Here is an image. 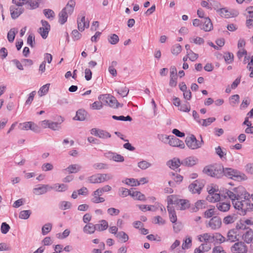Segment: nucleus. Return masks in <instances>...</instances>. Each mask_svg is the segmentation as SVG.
I'll list each match as a JSON object with an SVG mask.
<instances>
[{
    "instance_id": "f257e3e1",
    "label": "nucleus",
    "mask_w": 253,
    "mask_h": 253,
    "mask_svg": "<svg viewBox=\"0 0 253 253\" xmlns=\"http://www.w3.org/2000/svg\"><path fill=\"white\" fill-rule=\"evenodd\" d=\"M250 194L245 192L243 198L233 203L235 209L241 211L242 214H246L247 211H253V204L251 203Z\"/></svg>"
},
{
    "instance_id": "f03ea898",
    "label": "nucleus",
    "mask_w": 253,
    "mask_h": 253,
    "mask_svg": "<svg viewBox=\"0 0 253 253\" xmlns=\"http://www.w3.org/2000/svg\"><path fill=\"white\" fill-rule=\"evenodd\" d=\"M75 5V0H69L65 7L59 13L58 21L61 25L65 24L67 21L68 15L73 13Z\"/></svg>"
},
{
    "instance_id": "7ed1b4c3",
    "label": "nucleus",
    "mask_w": 253,
    "mask_h": 253,
    "mask_svg": "<svg viewBox=\"0 0 253 253\" xmlns=\"http://www.w3.org/2000/svg\"><path fill=\"white\" fill-rule=\"evenodd\" d=\"M159 139L164 141V143H168L172 147H177L181 149H184L185 148L184 142L173 135L168 136L162 134L159 136Z\"/></svg>"
},
{
    "instance_id": "20e7f679",
    "label": "nucleus",
    "mask_w": 253,
    "mask_h": 253,
    "mask_svg": "<svg viewBox=\"0 0 253 253\" xmlns=\"http://www.w3.org/2000/svg\"><path fill=\"white\" fill-rule=\"evenodd\" d=\"M168 204L178 205L181 210H184L188 208L190 206V203L188 200L179 199L173 195H170L168 197Z\"/></svg>"
},
{
    "instance_id": "39448f33",
    "label": "nucleus",
    "mask_w": 253,
    "mask_h": 253,
    "mask_svg": "<svg viewBox=\"0 0 253 253\" xmlns=\"http://www.w3.org/2000/svg\"><path fill=\"white\" fill-rule=\"evenodd\" d=\"M223 175L235 180L239 181L244 179L245 174L232 168H224Z\"/></svg>"
},
{
    "instance_id": "423d86ee",
    "label": "nucleus",
    "mask_w": 253,
    "mask_h": 253,
    "mask_svg": "<svg viewBox=\"0 0 253 253\" xmlns=\"http://www.w3.org/2000/svg\"><path fill=\"white\" fill-rule=\"evenodd\" d=\"M113 176L109 173H98L92 175L88 178V181L91 183H100L112 179Z\"/></svg>"
},
{
    "instance_id": "0eeeda50",
    "label": "nucleus",
    "mask_w": 253,
    "mask_h": 253,
    "mask_svg": "<svg viewBox=\"0 0 253 253\" xmlns=\"http://www.w3.org/2000/svg\"><path fill=\"white\" fill-rule=\"evenodd\" d=\"M185 142L187 147L192 150H195L201 147L204 143L202 138L201 140L199 141L193 134L191 135L190 136L187 137Z\"/></svg>"
},
{
    "instance_id": "6e6552de",
    "label": "nucleus",
    "mask_w": 253,
    "mask_h": 253,
    "mask_svg": "<svg viewBox=\"0 0 253 253\" xmlns=\"http://www.w3.org/2000/svg\"><path fill=\"white\" fill-rule=\"evenodd\" d=\"M98 99L99 100H105L110 107L115 108H118L120 105L115 97L109 94L101 95L98 97Z\"/></svg>"
},
{
    "instance_id": "1a4fd4ad",
    "label": "nucleus",
    "mask_w": 253,
    "mask_h": 253,
    "mask_svg": "<svg viewBox=\"0 0 253 253\" xmlns=\"http://www.w3.org/2000/svg\"><path fill=\"white\" fill-rule=\"evenodd\" d=\"M78 28L80 32L84 31L89 26V22L85 19V14H81L77 19Z\"/></svg>"
},
{
    "instance_id": "9d476101",
    "label": "nucleus",
    "mask_w": 253,
    "mask_h": 253,
    "mask_svg": "<svg viewBox=\"0 0 253 253\" xmlns=\"http://www.w3.org/2000/svg\"><path fill=\"white\" fill-rule=\"evenodd\" d=\"M222 221L220 217L217 216H213L207 224V227L211 228L212 230H217L221 227Z\"/></svg>"
},
{
    "instance_id": "9b49d317",
    "label": "nucleus",
    "mask_w": 253,
    "mask_h": 253,
    "mask_svg": "<svg viewBox=\"0 0 253 253\" xmlns=\"http://www.w3.org/2000/svg\"><path fill=\"white\" fill-rule=\"evenodd\" d=\"M204 186L203 182L196 180L189 185L188 188L192 193L199 194Z\"/></svg>"
},
{
    "instance_id": "f8f14e48",
    "label": "nucleus",
    "mask_w": 253,
    "mask_h": 253,
    "mask_svg": "<svg viewBox=\"0 0 253 253\" xmlns=\"http://www.w3.org/2000/svg\"><path fill=\"white\" fill-rule=\"evenodd\" d=\"M231 251L232 253H247L248 249L244 243L240 242L235 243L231 247Z\"/></svg>"
},
{
    "instance_id": "ddd939ff",
    "label": "nucleus",
    "mask_w": 253,
    "mask_h": 253,
    "mask_svg": "<svg viewBox=\"0 0 253 253\" xmlns=\"http://www.w3.org/2000/svg\"><path fill=\"white\" fill-rule=\"evenodd\" d=\"M52 190L51 186L48 184H41L33 189V193L36 195H42Z\"/></svg>"
},
{
    "instance_id": "4468645a",
    "label": "nucleus",
    "mask_w": 253,
    "mask_h": 253,
    "mask_svg": "<svg viewBox=\"0 0 253 253\" xmlns=\"http://www.w3.org/2000/svg\"><path fill=\"white\" fill-rule=\"evenodd\" d=\"M18 128L21 130L31 129L35 132H37L38 130V126L32 122H25L20 123L19 125Z\"/></svg>"
},
{
    "instance_id": "2eb2a0df",
    "label": "nucleus",
    "mask_w": 253,
    "mask_h": 253,
    "mask_svg": "<svg viewBox=\"0 0 253 253\" xmlns=\"http://www.w3.org/2000/svg\"><path fill=\"white\" fill-rule=\"evenodd\" d=\"M10 11L11 17L13 19H16L24 12V8L21 6L13 5L10 7Z\"/></svg>"
},
{
    "instance_id": "dca6fc26",
    "label": "nucleus",
    "mask_w": 253,
    "mask_h": 253,
    "mask_svg": "<svg viewBox=\"0 0 253 253\" xmlns=\"http://www.w3.org/2000/svg\"><path fill=\"white\" fill-rule=\"evenodd\" d=\"M217 12L221 16L226 18L237 16L239 13L237 11H234L233 12L229 11L225 8H219V10H217Z\"/></svg>"
},
{
    "instance_id": "f3484780",
    "label": "nucleus",
    "mask_w": 253,
    "mask_h": 253,
    "mask_svg": "<svg viewBox=\"0 0 253 253\" xmlns=\"http://www.w3.org/2000/svg\"><path fill=\"white\" fill-rule=\"evenodd\" d=\"M202 23L201 29L206 32L211 31L213 28L212 24L211 19L209 17H205L202 20Z\"/></svg>"
},
{
    "instance_id": "a211bd4d",
    "label": "nucleus",
    "mask_w": 253,
    "mask_h": 253,
    "mask_svg": "<svg viewBox=\"0 0 253 253\" xmlns=\"http://www.w3.org/2000/svg\"><path fill=\"white\" fill-rule=\"evenodd\" d=\"M198 162V159L193 156L187 157L181 161V165L187 167H192L195 165Z\"/></svg>"
},
{
    "instance_id": "6ab92c4d",
    "label": "nucleus",
    "mask_w": 253,
    "mask_h": 253,
    "mask_svg": "<svg viewBox=\"0 0 253 253\" xmlns=\"http://www.w3.org/2000/svg\"><path fill=\"white\" fill-rule=\"evenodd\" d=\"M82 169V167L78 164L71 165L67 168L64 169L63 171L65 173L67 172L69 173H77Z\"/></svg>"
},
{
    "instance_id": "aec40b11",
    "label": "nucleus",
    "mask_w": 253,
    "mask_h": 253,
    "mask_svg": "<svg viewBox=\"0 0 253 253\" xmlns=\"http://www.w3.org/2000/svg\"><path fill=\"white\" fill-rule=\"evenodd\" d=\"M231 205L230 202L217 203L216 205V208L222 212H226L228 211L230 208Z\"/></svg>"
},
{
    "instance_id": "412c9836",
    "label": "nucleus",
    "mask_w": 253,
    "mask_h": 253,
    "mask_svg": "<svg viewBox=\"0 0 253 253\" xmlns=\"http://www.w3.org/2000/svg\"><path fill=\"white\" fill-rule=\"evenodd\" d=\"M232 190L236 197L237 201L240 200L241 198H243L244 194L246 192L242 186L234 188Z\"/></svg>"
},
{
    "instance_id": "4be33fe9",
    "label": "nucleus",
    "mask_w": 253,
    "mask_h": 253,
    "mask_svg": "<svg viewBox=\"0 0 253 253\" xmlns=\"http://www.w3.org/2000/svg\"><path fill=\"white\" fill-rule=\"evenodd\" d=\"M214 177L219 178L223 176V167L220 165H214Z\"/></svg>"
},
{
    "instance_id": "5701e85b",
    "label": "nucleus",
    "mask_w": 253,
    "mask_h": 253,
    "mask_svg": "<svg viewBox=\"0 0 253 253\" xmlns=\"http://www.w3.org/2000/svg\"><path fill=\"white\" fill-rule=\"evenodd\" d=\"M221 196L224 198H229L232 200V204L236 202L237 201L236 197L235 196L233 190H230L228 189H225L223 191V194H221Z\"/></svg>"
},
{
    "instance_id": "b1692460",
    "label": "nucleus",
    "mask_w": 253,
    "mask_h": 253,
    "mask_svg": "<svg viewBox=\"0 0 253 253\" xmlns=\"http://www.w3.org/2000/svg\"><path fill=\"white\" fill-rule=\"evenodd\" d=\"M87 112L84 109H79L76 112V115L74 118L75 120L84 121L86 117Z\"/></svg>"
},
{
    "instance_id": "393cba45",
    "label": "nucleus",
    "mask_w": 253,
    "mask_h": 253,
    "mask_svg": "<svg viewBox=\"0 0 253 253\" xmlns=\"http://www.w3.org/2000/svg\"><path fill=\"white\" fill-rule=\"evenodd\" d=\"M237 240V231L235 229L230 230L227 235V239L226 241L230 242H234Z\"/></svg>"
},
{
    "instance_id": "a878e982",
    "label": "nucleus",
    "mask_w": 253,
    "mask_h": 253,
    "mask_svg": "<svg viewBox=\"0 0 253 253\" xmlns=\"http://www.w3.org/2000/svg\"><path fill=\"white\" fill-rule=\"evenodd\" d=\"M95 230V224L92 223H87L83 228L84 232L87 234H92L94 233Z\"/></svg>"
},
{
    "instance_id": "bb28decb",
    "label": "nucleus",
    "mask_w": 253,
    "mask_h": 253,
    "mask_svg": "<svg viewBox=\"0 0 253 253\" xmlns=\"http://www.w3.org/2000/svg\"><path fill=\"white\" fill-rule=\"evenodd\" d=\"M205 203L206 201L205 200H198L195 203L194 206L191 208V211L197 212L200 209L205 208Z\"/></svg>"
},
{
    "instance_id": "cd10ccee",
    "label": "nucleus",
    "mask_w": 253,
    "mask_h": 253,
    "mask_svg": "<svg viewBox=\"0 0 253 253\" xmlns=\"http://www.w3.org/2000/svg\"><path fill=\"white\" fill-rule=\"evenodd\" d=\"M99 223L95 224L96 230L102 231L105 230L108 227V222L104 219L101 220Z\"/></svg>"
},
{
    "instance_id": "c85d7f7f",
    "label": "nucleus",
    "mask_w": 253,
    "mask_h": 253,
    "mask_svg": "<svg viewBox=\"0 0 253 253\" xmlns=\"http://www.w3.org/2000/svg\"><path fill=\"white\" fill-rule=\"evenodd\" d=\"M199 240L202 242L203 241L207 242H213V235L211 236L209 233H204L202 235H201L199 236Z\"/></svg>"
},
{
    "instance_id": "c756f323",
    "label": "nucleus",
    "mask_w": 253,
    "mask_h": 253,
    "mask_svg": "<svg viewBox=\"0 0 253 253\" xmlns=\"http://www.w3.org/2000/svg\"><path fill=\"white\" fill-rule=\"evenodd\" d=\"M28 9L33 10L38 8L40 3L34 0H27L25 4Z\"/></svg>"
},
{
    "instance_id": "7c9ffc66",
    "label": "nucleus",
    "mask_w": 253,
    "mask_h": 253,
    "mask_svg": "<svg viewBox=\"0 0 253 253\" xmlns=\"http://www.w3.org/2000/svg\"><path fill=\"white\" fill-rule=\"evenodd\" d=\"M243 239L247 243H251L253 239V231L250 229L247 231L243 235Z\"/></svg>"
},
{
    "instance_id": "2f4dec72",
    "label": "nucleus",
    "mask_w": 253,
    "mask_h": 253,
    "mask_svg": "<svg viewBox=\"0 0 253 253\" xmlns=\"http://www.w3.org/2000/svg\"><path fill=\"white\" fill-rule=\"evenodd\" d=\"M181 161L178 158H173L172 160L169 161L168 162V165L172 169H175L178 168L181 164Z\"/></svg>"
},
{
    "instance_id": "473e14b6",
    "label": "nucleus",
    "mask_w": 253,
    "mask_h": 253,
    "mask_svg": "<svg viewBox=\"0 0 253 253\" xmlns=\"http://www.w3.org/2000/svg\"><path fill=\"white\" fill-rule=\"evenodd\" d=\"M96 192L97 191L96 190L93 192L92 194L93 197L91 199V202L95 204L104 202L105 199L103 197H101V195L96 194Z\"/></svg>"
},
{
    "instance_id": "72a5a7b5",
    "label": "nucleus",
    "mask_w": 253,
    "mask_h": 253,
    "mask_svg": "<svg viewBox=\"0 0 253 253\" xmlns=\"http://www.w3.org/2000/svg\"><path fill=\"white\" fill-rule=\"evenodd\" d=\"M236 215L235 214H233L224 217L223 219V222L225 224L227 225L234 223L236 221Z\"/></svg>"
},
{
    "instance_id": "f704fd0d",
    "label": "nucleus",
    "mask_w": 253,
    "mask_h": 253,
    "mask_svg": "<svg viewBox=\"0 0 253 253\" xmlns=\"http://www.w3.org/2000/svg\"><path fill=\"white\" fill-rule=\"evenodd\" d=\"M58 118L60 119V122L56 123L50 122L49 126V128L53 130H57L60 128V124L64 121V119L61 116H59Z\"/></svg>"
},
{
    "instance_id": "c9c22d12",
    "label": "nucleus",
    "mask_w": 253,
    "mask_h": 253,
    "mask_svg": "<svg viewBox=\"0 0 253 253\" xmlns=\"http://www.w3.org/2000/svg\"><path fill=\"white\" fill-rule=\"evenodd\" d=\"M52 189H55L58 192L65 191L68 189V186L64 184L56 183L51 186Z\"/></svg>"
},
{
    "instance_id": "e433bc0d",
    "label": "nucleus",
    "mask_w": 253,
    "mask_h": 253,
    "mask_svg": "<svg viewBox=\"0 0 253 253\" xmlns=\"http://www.w3.org/2000/svg\"><path fill=\"white\" fill-rule=\"evenodd\" d=\"M18 33L17 29H11L7 33V39L9 42H12L15 39L16 34Z\"/></svg>"
},
{
    "instance_id": "4c0bfd02",
    "label": "nucleus",
    "mask_w": 253,
    "mask_h": 253,
    "mask_svg": "<svg viewBox=\"0 0 253 253\" xmlns=\"http://www.w3.org/2000/svg\"><path fill=\"white\" fill-rule=\"evenodd\" d=\"M213 169L214 165L207 166L204 168L203 171L207 175L214 177Z\"/></svg>"
},
{
    "instance_id": "58836bf2",
    "label": "nucleus",
    "mask_w": 253,
    "mask_h": 253,
    "mask_svg": "<svg viewBox=\"0 0 253 253\" xmlns=\"http://www.w3.org/2000/svg\"><path fill=\"white\" fill-rule=\"evenodd\" d=\"M218 190L215 192L212 196H208L207 200L211 202H216L218 201L221 198V195L218 192Z\"/></svg>"
},
{
    "instance_id": "ea45409f",
    "label": "nucleus",
    "mask_w": 253,
    "mask_h": 253,
    "mask_svg": "<svg viewBox=\"0 0 253 253\" xmlns=\"http://www.w3.org/2000/svg\"><path fill=\"white\" fill-rule=\"evenodd\" d=\"M116 237L123 243L127 242L129 239L128 236L124 231L119 232Z\"/></svg>"
},
{
    "instance_id": "a19ab883",
    "label": "nucleus",
    "mask_w": 253,
    "mask_h": 253,
    "mask_svg": "<svg viewBox=\"0 0 253 253\" xmlns=\"http://www.w3.org/2000/svg\"><path fill=\"white\" fill-rule=\"evenodd\" d=\"M59 208L61 210H66L70 209L72 207V204L68 201H61L58 205Z\"/></svg>"
},
{
    "instance_id": "79ce46f5",
    "label": "nucleus",
    "mask_w": 253,
    "mask_h": 253,
    "mask_svg": "<svg viewBox=\"0 0 253 253\" xmlns=\"http://www.w3.org/2000/svg\"><path fill=\"white\" fill-rule=\"evenodd\" d=\"M211 248L207 243L202 244L198 248L195 250L194 253H202L203 251L207 252Z\"/></svg>"
},
{
    "instance_id": "37998d69",
    "label": "nucleus",
    "mask_w": 253,
    "mask_h": 253,
    "mask_svg": "<svg viewBox=\"0 0 253 253\" xmlns=\"http://www.w3.org/2000/svg\"><path fill=\"white\" fill-rule=\"evenodd\" d=\"M43 13L47 18L51 20L53 19L55 16L54 12L50 9H44Z\"/></svg>"
},
{
    "instance_id": "c03bdc74",
    "label": "nucleus",
    "mask_w": 253,
    "mask_h": 253,
    "mask_svg": "<svg viewBox=\"0 0 253 253\" xmlns=\"http://www.w3.org/2000/svg\"><path fill=\"white\" fill-rule=\"evenodd\" d=\"M108 40L111 44H116L119 42V38L116 34H112L108 36Z\"/></svg>"
},
{
    "instance_id": "a18cd8bd",
    "label": "nucleus",
    "mask_w": 253,
    "mask_h": 253,
    "mask_svg": "<svg viewBox=\"0 0 253 253\" xmlns=\"http://www.w3.org/2000/svg\"><path fill=\"white\" fill-rule=\"evenodd\" d=\"M115 91L123 97L126 96L129 92V89L126 86L119 89H116Z\"/></svg>"
},
{
    "instance_id": "49530a36",
    "label": "nucleus",
    "mask_w": 253,
    "mask_h": 253,
    "mask_svg": "<svg viewBox=\"0 0 253 253\" xmlns=\"http://www.w3.org/2000/svg\"><path fill=\"white\" fill-rule=\"evenodd\" d=\"M111 189H112L111 187L109 185H107L103 186L102 188H100L96 189V191H97V192L96 194L101 196L104 192H109V191H111Z\"/></svg>"
},
{
    "instance_id": "de8ad7c7",
    "label": "nucleus",
    "mask_w": 253,
    "mask_h": 253,
    "mask_svg": "<svg viewBox=\"0 0 253 253\" xmlns=\"http://www.w3.org/2000/svg\"><path fill=\"white\" fill-rule=\"evenodd\" d=\"M32 212L30 210H24L20 212L19 217L21 219H27L29 218Z\"/></svg>"
},
{
    "instance_id": "09e8293b",
    "label": "nucleus",
    "mask_w": 253,
    "mask_h": 253,
    "mask_svg": "<svg viewBox=\"0 0 253 253\" xmlns=\"http://www.w3.org/2000/svg\"><path fill=\"white\" fill-rule=\"evenodd\" d=\"M52 229V224L47 223L44 224L42 228V233L43 235L47 234Z\"/></svg>"
},
{
    "instance_id": "8fccbe9b",
    "label": "nucleus",
    "mask_w": 253,
    "mask_h": 253,
    "mask_svg": "<svg viewBox=\"0 0 253 253\" xmlns=\"http://www.w3.org/2000/svg\"><path fill=\"white\" fill-rule=\"evenodd\" d=\"M213 241H216L218 243H222L226 241V239L221 234L216 233L213 235Z\"/></svg>"
},
{
    "instance_id": "3c124183",
    "label": "nucleus",
    "mask_w": 253,
    "mask_h": 253,
    "mask_svg": "<svg viewBox=\"0 0 253 253\" xmlns=\"http://www.w3.org/2000/svg\"><path fill=\"white\" fill-rule=\"evenodd\" d=\"M92 167L94 169L99 170L108 169L109 168L108 164L102 163H98L94 164Z\"/></svg>"
},
{
    "instance_id": "603ef678",
    "label": "nucleus",
    "mask_w": 253,
    "mask_h": 253,
    "mask_svg": "<svg viewBox=\"0 0 253 253\" xmlns=\"http://www.w3.org/2000/svg\"><path fill=\"white\" fill-rule=\"evenodd\" d=\"M50 84H46L42 86L39 91V93L40 96L45 95L48 91Z\"/></svg>"
},
{
    "instance_id": "864d4df0",
    "label": "nucleus",
    "mask_w": 253,
    "mask_h": 253,
    "mask_svg": "<svg viewBox=\"0 0 253 253\" xmlns=\"http://www.w3.org/2000/svg\"><path fill=\"white\" fill-rule=\"evenodd\" d=\"M138 167L141 169H146L151 166V164L146 161H141L138 163Z\"/></svg>"
},
{
    "instance_id": "5fc2aeb1",
    "label": "nucleus",
    "mask_w": 253,
    "mask_h": 253,
    "mask_svg": "<svg viewBox=\"0 0 253 253\" xmlns=\"http://www.w3.org/2000/svg\"><path fill=\"white\" fill-rule=\"evenodd\" d=\"M97 136L102 139H107L111 137V135L108 132L100 129Z\"/></svg>"
},
{
    "instance_id": "6e6d98bb",
    "label": "nucleus",
    "mask_w": 253,
    "mask_h": 253,
    "mask_svg": "<svg viewBox=\"0 0 253 253\" xmlns=\"http://www.w3.org/2000/svg\"><path fill=\"white\" fill-rule=\"evenodd\" d=\"M112 118L114 120H119V121H132L131 117L128 115L126 117H125L124 116H117L115 115H113L112 116Z\"/></svg>"
},
{
    "instance_id": "4d7b16f0",
    "label": "nucleus",
    "mask_w": 253,
    "mask_h": 253,
    "mask_svg": "<svg viewBox=\"0 0 253 253\" xmlns=\"http://www.w3.org/2000/svg\"><path fill=\"white\" fill-rule=\"evenodd\" d=\"M204 40L199 37H194L190 39V42L195 44L201 45L204 43Z\"/></svg>"
},
{
    "instance_id": "13d9d810",
    "label": "nucleus",
    "mask_w": 253,
    "mask_h": 253,
    "mask_svg": "<svg viewBox=\"0 0 253 253\" xmlns=\"http://www.w3.org/2000/svg\"><path fill=\"white\" fill-rule=\"evenodd\" d=\"M126 184L132 186H136L140 185V182H138L134 178H126L125 182Z\"/></svg>"
},
{
    "instance_id": "bf43d9fd",
    "label": "nucleus",
    "mask_w": 253,
    "mask_h": 253,
    "mask_svg": "<svg viewBox=\"0 0 253 253\" xmlns=\"http://www.w3.org/2000/svg\"><path fill=\"white\" fill-rule=\"evenodd\" d=\"M216 213L214 212V208H211L204 212V216L207 218L212 217Z\"/></svg>"
},
{
    "instance_id": "052dcab7",
    "label": "nucleus",
    "mask_w": 253,
    "mask_h": 253,
    "mask_svg": "<svg viewBox=\"0 0 253 253\" xmlns=\"http://www.w3.org/2000/svg\"><path fill=\"white\" fill-rule=\"evenodd\" d=\"M239 95L238 94L232 95L230 98V104L232 106H234L239 102Z\"/></svg>"
},
{
    "instance_id": "680f3d73",
    "label": "nucleus",
    "mask_w": 253,
    "mask_h": 253,
    "mask_svg": "<svg viewBox=\"0 0 253 253\" xmlns=\"http://www.w3.org/2000/svg\"><path fill=\"white\" fill-rule=\"evenodd\" d=\"M171 50L173 54L177 55L181 51V46L179 44H176L172 47Z\"/></svg>"
},
{
    "instance_id": "e2e57ef3",
    "label": "nucleus",
    "mask_w": 253,
    "mask_h": 253,
    "mask_svg": "<svg viewBox=\"0 0 253 253\" xmlns=\"http://www.w3.org/2000/svg\"><path fill=\"white\" fill-rule=\"evenodd\" d=\"M119 192V195L122 197H126L130 194V190L124 187L120 188Z\"/></svg>"
},
{
    "instance_id": "0e129e2a",
    "label": "nucleus",
    "mask_w": 253,
    "mask_h": 253,
    "mask_svg": "<svg viewBox=\"0 0 253 253\" xmlns=\"http://www.w3.org/2000/svg\"><path fill=\"white\" fill-rule=\"evenodd\" d=\"M215 120V118L214 117L209 118L207 119H203L202 120L203 122L202 126H207L210 125L212 122H214Z\"/></svg>"
},
{
    "instance_id": "69168bd1",
    "label": "nucleus",
    "mask_w": 253,
    "mask_h": 253,
    "mask_svg": "<svg viewBox=\"0 0 253 253\" xmlns=\"http://www.w3.org/2000/svg\"><path fill=\"white\" fill-rule=\"evenodd\" d=\"M187 56L191 62L195 61L198 57V55L194 53L191 50H190V51L187 53Z\"/></svg>"
},
{
    "instance_id": "338daca9",
    "label": "nucleus",
    "mask_w": 253,
    "mask_h": 253,
    "mask_svg": "<svg viewBox=\"0 0 253 253\" xmlns=\"http://www.w3.org/2000/svg\"><path fill=\"white\" fill-rule=\"evenodd\" d=\"M192 239L190 237L186 238L182 244V249H188L191 246Z\"/></svg>"
},
{
    "instance_id": "774afa93",
    "label": "nucleus",
    "mask_w": 253,
    "mask_h": 253,
    "mask_svg": "<svg viewBox=\"0 0 253 253\" xmlns=\"http://www.w3.org/2000/svg\"><path fill=\"white\" fill-rule=\"evenodd\" d=\"M10 229L9 225L6 222H3L1 224L0 230L2 233L5 234H6Z\"/></svg>"
}]
</instances>
